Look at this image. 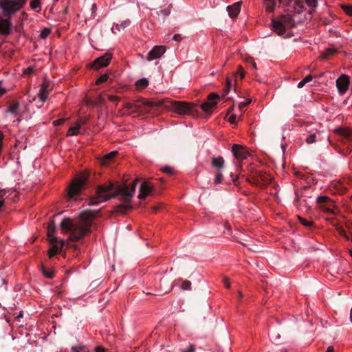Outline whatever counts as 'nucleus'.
Here are the masks:
<instances>
[{"mask_svg": "<svg viewBox=\"0 0 352 352\" xmlns=\"http://www.w3.org/2000/svg\"><path fill=\"white\" fill-rule=\"evenodd\" d=\"M138 179L134 181L131 187L126 186H116L109 182L107 184L100 185L97 187L96 195L91 197L88 204L89 206L98 205L112 198L120 195L122 197L123 204L116 208V212L124 214L132 208L130 198L133 196Z\"/></svg>", "mask_w": 352, "mask_h": 352, "instance_id": "1", "label": "nucleus"}, {"mask_svg": "<svg viewBox=\"0 0 352 352\" xmlns=\"http://www.w3.org/2000/svg\"><path fill=\"white\" fill-rule=\"evenodd\" d=\"M135 110L132 113H147L153 107H164L165 109L173 111L181 116H197L198 111L195 109L197 104L183 101H174L168 98L158 100L147 101L140 98L134 102Z\"/></svg>", "mask_w": 352, "mask_h": 352, "instance_id": "2", "label": "nucleus"}, {"mask_svg": "<svg viewBox=\"0 0 352 352\" xmlns=\"http://www.w3.org/2000/svg\"><path fill=\"white\" fill-rule=\"evenodd\" d=\"M98 212L99 210H85L75 221L69 218H65L60 223V228L63 232L70 233V241H79L90 232L92 219Z\"/></svg>", "mask_w": 352, "mask_h": 352, "instance_id": "3", "label": "nucleus"}, {"mask_svg": "<svg viewBox=\"0 0 352 352\" xmlns=\"http://www.w3.org/2000/svg\"><path fill=\"white\" fill-rule=\"evenodd\" d=\"M88 180V175L82 173L73 179L67 188V196L69 199H75L80 194Z\"/></svg>", "mask_w": 352, "mask_h": 352, "instance_id": "4", "label": "nucleus"}, {"mask_svg": "<svg viewBox=\"0 0 352 352\" xmlns=\"http://www.w3.org/2000/svg\"><path fill=\"white\" fill-rule=\"evenodd\" d=\"M295 25L294 19L289 14H282L279 19H272V30L279 36L283 35L286 32V28H293Z\"/></svg>", "mask_w": 352, "mask_h": 352, "instance_id": "5", "label": "nucleus"}, {"mask_svg": "<svg viewBox=\"0 0 352 352\" xmlns=\"http://www.w3.org/2000/svg\"><path fill=\"white\" fill-rule=\"evenodd\" d=\"M25 3L26 0H0V8L3 16L10 17L21 9Z\"/></svg>", "mask_w": 352, "mask_h": 352, "instance_id": "6", "label": "nucleus"}, {"mask_svg": "<svg viewBox=\"0 0 352 352\" xmlns=\"http://www.w3.org/2000/svg\"><path fill=\"white\" fill-rule=\"evenodd\" d=\"M250 175L248 177L247 180L253 185H260L263 184V186L268 184L271 180V177L261 170H257L253 167L250 168Z\"/></svg>", "mask_w": 352, "mask_h": 352, "instance_id": "7", "label": "nucleus"}, {"mask_svg": "<svg viewBox=\"0 0 352 352\" xmlns=\"http://www.w3.org/2000/svg\"><path fill=\"white\" fill-rule=\"evenodd\" d=\"M333 132L343 138L341 143L346 144V142H348L349 144H352V128L348 126H340L335 129Z\"/></svg>", "mask_w": 352, "mask_h": 352, "instance_id": "8", "label": "nucleus"}, {"mask_svg": "<svg viewBox=\"0 0 352 352\" xmlns=\"http://www.w3.org/2000/svg\"><path fill=\"white\" fill-rule=\"evenodd\" d=\"M112 58V54L111 53H105L103 55L99 56L91 63V67L95 69H99L102 67H107Z\"/></svg>", "mask_w": 352, "mask_h": 352, "instance_id": "9", "label": "nucleus"}, {"mask_svg": "<svg viewBox=\"0 0 352 352\" xmlns=\"http://www.w3.org/2000/svg\"><path fill=\"white\" fill-rule=\"evenodd\" d=\"M219 98V95L212 93L208 96V101L204 102L201 105V109L206 113H211L212 109L217 104V100Z\"/></svg>", "mask_w": 352, "mask_h": 352, "instance_id": "10", "label": "nucleus"}, {"mask_svg": "<svg viewBox=\"0 0 352 352\" xmlns=\"http://www.w3.org/2000/svg\"><path fill=\"white\" fill-rule=\"evenodd\" d=\"M350 79L349 76L342 74L336 80V87L340 94H344L349 85Z\"/></svg>", "mask_w": 352, "mask_h": 352, "instance_id": "11", "label": "nucleus"}, {"mask_svg": "<svg viewBox=\"0 0 352 352\" xmlns=\"http://www.w3.org/2000/svg\"><path fill=\"white\" fill-rule=\"evenodd\" d=\"M51 244V248L48 250V255L50 258L53 257L54 255L60 252L61 249L65 245V241L63 240L58 241L57 239V241H50Z\"/></svg>", "mask_w": 352, "mask_h": 352, "instance_id": "12", "label": "nucleus"}, {"mask_svg": "<svg viewBox=\"0 0 352 352\" xmlns=\"http://www.w3.org/2000/svg\"><path fill=\"white\" fill-rule=\"evenodd\" d=\"M232 152L234 157L238 160H245L248 155L245 148L239 144H234L232 146Z\"/></svg>", "mask_w": 352, "mask_h": 352, "instance_id": "13", "label": "nucleus"}, {"mask_svg": "<svg viewBox=\"0 0 352 352\" xmlns=\"http://www.w3.org/2000/svg\"><path fill=\"white\" fill-rule=\"evenodd\" d=\"M165 51L166 49L164 46L156 45L148 53L147 60L151 61L158 58L164 54Z\"/></svg>", "mask_w": 352, "mask_h": 352, "instance_id": "14", "label": "nucleus"}, {"mask_svg": "<svg viewBox=\"0 0 352 352\" xmlns=\"http://www.w3.org/2000/svg\"><path fill=\"white\" fill-rule=\"evenodd\" d=\"M153 186H150L148 182H144L140 186V195L138 198L140 199H144L147 195L153 190Z\"/></svg>", "mask_w": 352, "mask_h": 352, "instance_id": "15", "label": "nucleus"}, {"mask_svg": "<svg viewBox=\"0 0 352 352\" xmlns=\"http://www.w3.org/2000/svg\"><path fill=\"white\" fill-rule=\"evenodd\" d=\"M12 23L9 19L0 17V33L3 35H8L12 28Z\"/></svg>", "mask_w": 352, "mask_h": 352, "instance_id": "16", "label": "nucleus"}, {"mask_svg": "<svg viewBox=\"0 0 352 352\" xmlns=\"http://www.w3.org/2000/svg\"><path fill=\"white\" fill-rule=\"evenodd\" d=\"M241 3L236 2L227 7V10L230 17L235 18L238 16L241 10Z\"/></svg>", "mask_w": 352, "mask_h": 352, "instance_id": "17", "label": "nucleus"}, {"mask_svg": "<svg viewBox=\"0 0 352 352\" xmlns=\"http://www.w3.org/2000/svg\"><path fill=\"white\" fill-rule=\"evenodd\" d=\"M56 226L54 222L51 221L47 226V238L49 241H57V237L54 235Z\"/></svg>", "mask_w": 352, "mask_h": 352, "instance_id": "18", "label": "nucleus"}, {"mask_svg": "<svg viewBox=\"0 0 352 352\" xmlns=\"http://www.w3.org/2000/svg\"><path fill=\"white\" fill-rule=\"evenodd\" d=\"M48 95V85L43 84L38 94V96L42 102H45L47 98Z\"/></svg>", "mask_w": 352, "mask_h": 352, "instance_id": "19", "label": "nucleus"}, {"mask_svg": "<svg viewBox=\"0 0 352 352\" xmlns=\"http://www.w3.org/2000/svg\"><path fill=\"white\" fill-rule=\"evenodd\" d=\"M212 165L214 168L219 170L224 166V160L222 157H213L212 158Z\"/></svg>", "mask_w": 352, "mask_h": 352, "instance_id": "20", "label": "nucleus"}, {"mask_svg": "<svg viewBox=\"0 0 352 352\" xmlns=\"http://www.w3.org/2000/svg\"><path fill=\"white\" fill-rule=\"evenodd\" d=\"M41 270L43 276L47 278H52L54 276V271L50 268H46L43 264L41 265Z\"/></svg>", "mask_w": 352, "mask_h": 352, "instance_id": "21", "label": "nucleus"}, {"mask_svg": "<svg viewBox=\"0 0 352 352\" xmlns=\"http://www.w3.org/2000/svg\"><path fill=\"white\" fill-rule=\"evenodd\" d=\"M19 107V103L17 101L12 102L9 107H8V112L11 113L12 114L17 115L18 114V110Z\"/></svg>", "mask_w": 352, "mask_h": 352, "instance_id": "22", "label": "nucleus"}, {"mask_svg": "<svg viewBox=\"0 0 352 352\" xmlns=\"http://www.w3.org/2000/svg\"><path fill=\"white\" fill-rule=\"evenodd\" d=\"M80 127V123L78 122L75 126H72L69 129L67 135V136L77 135L79 133Z\"/></svg>", "mask_w": 352, "mask_h": 352, "instance_id": "23", "label": "nucleus"}, {"mask_svg": "<svg viewBox=\"0 0 352 352\" xmlns=\"http://www.w3.org/2000/svg\"><path fill=\"white\" fill-rule=\"evenodd\" d=\"M264 4L265 6L266 11L272 12L275 7L274 0H264Z\"/></svg>", "mask_w": 352, "mask_h": 352, "instance_id": "24", "label": "nucleus"}, {"mask_svg": "<svg viewBox=\"0 0 352 352\" xmlns=\"http://www.w3.org/2000/svg\"><path fill=\"white\" fill-rule=\"evenodd\" d=\"M337 52V50L333 47L327 49L322 54V59H327L330 56L335 54Z\"/></svg>", "mask_w": 352, "mask_h": 352, "instance_id": "25", "label": "nucleus"}, {"mask_svg": "<svg viewBox=\"0 0 352 352\" xmlns=\"http://www.w3.org/2000/svg\"><path fill=\"white\" fill-rule=\"evenodd\" d=\"M332 225L336 228V230L338 232V233L343 236L346 239L349 240V238L346 235L343 227L340 226V224L335 223L333 221H332Z\"/></svg>", "mask_w": 352, "mask_h": 352, "instance_id": "26", "label": "nucleus"}, {"mask_svg": "<svg viewBox=\"0 0 352 352\" xmlns=\"http://www.w3.org/2000/svg\"><path fill=\"white\" fill-rule=\"evenodd\" d=\"M135 85L138 89H142L148 85V80L146 78H143L138 80L136 82Z\"/></svg>", "mask_w": 352, "mask_h": 352, "instance_id": "27", "label": "nucleus"}, {"mask_svg": "<svg viewBox=\"0 0 352 352\" xmlns=\"http://www.w3.org/2000/svg\"><path fill=\"white\" fill-rule=\"evenodd\" d=\"M117 154H118V152L116 151H112V152L107 154L103 157V160H102L103 164H108L111 160V159H113L115 156L117 155Z\"/></svg>", "mask_w": 352, "mask_h": 352, "instance_id": "28", "label": "nucleus"}, {"mask_svg": "<svg viewBox=\"0 0 352 352\" xmlns=\"http://www.w3.org/2000/svg\"><path fill=\"white\" fill-rule=\"evenodd\" d=\"M131 24V21L129 19H126V20H124L123 21L121 22V23L119 25V24H117L116 25V28L118 30H120V29H124L125 28L128 27L129 25Z\"/></svg>", "mask_w": 352, "mask_h": 352, "instance_id": "29", "label": "nucleus"}, {"mask_svg": "<svg viewBox=\"0 0 352 352\" xmlns=\"http://www.w3.org/2000/svg\"><path fill=\"white\" fill-rule=\"evenodd\" d=\"M339 153H342L344 156H346L351 153L352 152V144H349V145L344 149H339Z\"/></svg>", "mask_w": 352, "mask_h": 352, "instance_id": "30", "label": "nucleus"}, {"mask_svg": "<svg viewBox=\"0 0 352 352\" xmlns=\"http://www.w3.org/2000/svg\"><path fill=\"white\" fill-rule=\"evenodd\" d=\"M108 79H109V74H104L97 79L96 83V85H100L101 83L107 82Z\"/></svg>", "mask_w": 352, "mask_h": 352, "instance_id": "31", "label": "nucleus"}, {"mask_svg": "<svg viewBox=\"0 0 352 352\" xmlns=\"http://www.w3.org/2000/svg\"><path fill=\"white\" fill-rule=\"evenodd\" d=\"M317 202L319 204L331 203V200L327 196H320L317 198Z\"/></svg>", "mask_w": 352, "mask_h": 352, "instance_id": "32", "label": "nucleus"}, {"mask_svg": "<svg viewBox=\"0 0 352 352\" xmlns=\"http://www.w3.org/2000/svg\"><path fill=\"white\" fill-rule=\"evenodd\" d=\"M231 85H232L231 80L228 78L227 80H226V87L223 89V96H226L229 93V91L231 89Z\"/></svg>", "mask_w": 352, "mask_h": 352, "instance_id": "33", "label": "nucleus"}, {"mask_svg": "<svg viewBox=\"0 0 352 352\" xmlns=\"http://www.w3.org/2000/svg\"><path fill=\"white\" fill-rule=\"evenodd\" d=\"M182 289L184 290H190L191 289V282L187 280H185L182 282Z\"/></svg>", "mask_w": 352, "mask_h": 352, "instance_id": "34", "label": "nucleus"}, {"mask_svg": "<svg viewBox=\"0 0 352 352\" xmlns=\"http://www.w3.org/2000/svg\"><path fill=\"white\" fill-rule=\"evenodd\" d=\"M316 134H310L307 137L305 141L307 144H312L316 142Z\"/></svg>", "mask_w": 352, "mask_h": 352, "instance_id": "35", "label": "nucleus"}, {"mask_svg": "<svg viewBox=\"0 0 352 352\" xmlns=\"http://www.w3.org/2000/svg\"><path fill=\"white\" fill-rule=\"evenodd\" d=\"M300 222L306 227H311L312 226L313 223L311 221H307L305 219H303L302 217H299Z\"/></svg>", "mask_w": 352, "mask_h": 352, "instance_id": "36", "label": "nucleus"}, {"mask_svg": "<svg viewBox=\"0 0 352 352\" xmlns=\"http://www.w3.org/2000/svg\"><path fill=\"white\" fill-rule=\"evenodd\" d=\"M124 109L131 110V112L135 110L134 102H125L123 105Z\"/></svg>", "mask_w": 352, "mask_h": 352, "instance_id": "37", "label": "nucleus"}, {"mask_svg": "<svg viewBox=\"0 0 352 352\" xmlns=\"http://www.w3.org/2000/svg\"><path fill=\"white\" fill-rule=\"evenodd\" d=\"M30 7L34 10H36V8H40L39 0H32L30 2Z\"/></svg>", "mask_w": 352, "mask_h": 352, "instance_id": "38", "label": "nucleus"}, {"mask_svg": "<svg viewBox=\"0 0 352 352\" xmlns=\"http://www.w3.org/2000/svg\"><path fill=\"white\" fill-rule=\"evenodd\" d=\"M223 175L221 173H218L214 179L215 184H219L222 182Z\"/></svg>", "mask_w": 352, "mask_h": 352, "instance_id": "39", "label": "nucleus"}, {"mask_svg": "<svg viewBox=\"0 0 352 352\" xmlns=\"http://www.w3.org/2000/svg\"><path fill=\"white\" fill-rule=\"evenodd\" d=\"M245 71L241 66L238 67V69L235 73V75H240L241 78L243 79L245 76Z\"/></svg>", "mask_w": 352, "mask_h": 352, "instance_id": "40", "label": "nucleus"}, {"mask_svg": "<svg viewBox=\"0 0 352 352\" xmlns=\"http://www.w3.org/2000/svg\"><path fill=\"white\" fill-rule=\"evenodd\" d=\"M104 101H105V100L103 98V96L101 94H100L99 96H98V97L96 100L95 104L96 105L102 104L104 102Z\"/></svg>", "mask_w": 352, "mask_h": 352, "instance_id": "41", "label": "nucleus"}, {"mask_svg": "<svg viewBox=\"0 0 352 352\" xmlns=\"http://www.w3.org/2000/svg\"><path fill=\"white\" fill-rule=\"evenodd\" d=\"M162 172H164L168 175H173V170L170 166H165L162 168Z\"/></svg>", "mask_w": 352, "mask_h": 352, "instance_id": "42", "label": "nucleus"}, {"mask_svg": "<svg viewBox=\"0 0 352 352\" xmlns=\"http://www.w3.org/2000/svg\"><path fill=\"white\" fill-rule=\"evenodd\" d=\"M50 33V30L49 29H45L41 32L40 36L41 38L44 39L48 36Z\"/></svg>", "mask_w": 352, "mask_h": 352, "instance_id": "43", "label": "nucleus"}, {"mask_svg": "<svg viewBox=\"0 0 352 352\" xmlns=\"http://www.w3.org/2000/svg\"><path fill=\"white\" fill-rule=\"evenodd\" d=\"M6 195V191L5 190H0V209L4 205V200H3V197L5 196Z\"/></svg>", "mask_w": 352, "mask_h": 352, "instance_id": "44", "label": "nucleus"}, {"mask_svg": "<svg viewBox=\"0 0 352 352\" xmlns=\"http://www.w3.org/2000/svg\"><path fill=\"white\" fill-rule=\"evenodd\" d=\"M306 3L313 8H316L318 6V0H305Z\"/></svg>", "mask_w": 352, "mask_h": 352, "instance_id": "45", "label": "nucleus"}, {"mask_svg": "<svg viewBox=\"0 0 352 352\" xmlns=\"http://www.w3.org/2000/svg\"><path fill=\"white\" fill-rule=\"evenodd\" d=\"M342 8L346 14L352 15V6H344Z\"/></svg>", "mask_w": 352, "mask_h": 352, "instance_id": "46", "label": "nucleus"}, {"mask_svg": "<svg viewBox=\"0 0 352 352\" xmlns=\"http://www.w3.org/2000/svg\"><path fill=\"white\" fill-rule=\"evenodd\" d=\"M66 120L67 119H65V118H61V119L56 120L53 122V124L54 126L61 125L65 122Z\"/></svg>", "mask_w": 352, "mask_h": 352, "instance_id": "47", "label": "nucleus"}, {"mask_svg": "<svg viewBox=\"0 0 352 352\" xmlns=\"http://www.w3.org/2000/svg\"><path fill=\"white\" fill-rule=\"evenodd\" d=\"M251 102V100H247L245 102H241L239 103V107L242 109L243 108L247 107Z\"/></svg>", "mask_w": 352, "mask_h": 352, "instance_id": "48", "label": "nucleus"}, {"mask_svg": "<svg viewBox=\"0 0 352 352\" xmlns=\"http://www.w3.org/2000/svg\"><path fill=\"white\" fill-rule=\"evenodd\" d=\"M313 78H314V76H312V75H307V76H305V78L303 79V80L306 83H308L310 81H311Z\"/></svg>", "mask_w": 352, "mask_h": 352, "instance_id": "49", "label": "nucleus"}, {"mask_svg": "<svg viewBox=\"0 0 352 352\" xmlns=\"http://www.w3.org/2000/svg\"><path fill=\"white\" fill-rule=\"evenodd\" d=\"M109 100L112 101V102H118L120 100V98L117 96H109Z\"/></svg>", "mask_w": 352, "mask_h": 352, "instance_id": "50", "label": "nucleus"}, {"mask_svg": "<svg viewBox=\"0 0 352 352\" xmlns=\"http://www.w3.org/2000/svg\"><path fill=\"white\" fill-rule=\"evenodd\" d=\"M223 284L227 288H230V284L228 278L225 277L223 279Z\"/></svg>", "mask_w": 352, "mask_h": 352, "instance_id": "51", "label": "nucleus"}, {"mask_svg": "<svg viewBox=\"0 0 352 352\" xmlns=\"http://www.w3.org/2000/svg\"><path fill=\"white\" fill-rule=\"evenodd\" d=\"M173 39L175 41H180L182 39V37L180 34H176L174 35Z\"/></svg>", "mask_w": 352, "mask_h": 352, "instance_id": "52", "label": "nucleus"}, {"mask_svg": "<svg viewBox=\"0 0 352 352\" xmlns=\"http://www.w3.org/2000/svg\"><path fill=\"white\" fill-rule=\"evenodd\" d=\"M248 61L250 63H251L252 67L254 69H256V63L254 62V60L252 58H250L248 60Z\"/></svg>", "mask_w": 352, "mask_h": 352, "instance_id": "53", "label": "nucleus"}, {"mask_svg": "<svg viewBox=\"0 0 352 352\" xmlns=\"http://www.w3.org/2000/svg\"><path fill=\"white\" fill-rule=\"evenodd\" d=\"M236 115H235V114H232V115L230 117V118H229V121L230 122V123H232V124L235 123V122H236Z\"/></svg>", "mask_w": 352, "mask_h": 352, "instance_id": "54", "label": "nucleus"}, {"mask_svg": "<svg viewBox=\"0 0 352 352\" xmlns=\"http://www.w3.org/2000/svg\"><path fill=\"white\" fill-rule=\"evenodd\" d=\"M95 352H105V349L101 346H97L95 348Z\"/></svg>", "mask_w": 352, "mask_h": 352, "instance_id": "55", "label": "nucleus"}, {"mask_svg": "<svg viewBox=\"0 0 352 352\" xmlns=\"http://www.w3.org/2000/svg\"><path fill=\"white\" fill-rule=\"evenodd\" d=\"M80 349H81V347H80V346H72V352H79Z\"/></svg>", "mask_w": 352, "mask_h": 352, "instance_id": "56", "label": "nucleus"}, {"mask_svg": "<svg viewBox=\"0 0 352 352\" xmlns=\"http://www.w3.org/2000/svg\"><path fill=\"white\" fill-rule=\"evenodd\" d=\"M305 84H306V82H304V80H301L300 82H298V86H297V87H298V88H302V87H303L305 86Z\"/></svg>", "mask_w": 352, "mask_h": 352, "instance_id": "57", "label": "nucleus"}, {"mask_svg": "<svg viewBox=\"0 0 352 352\" xmlns=\"http://www.w3.org/2000/svg\"><path fill=\"white\" fill-rule=\"evenodd\" d=\"M183 352H195V348L193 347V346L190 345L186 351H184Z\"/></svg>", "mask_w": 352, "mask_h": 352, "instance_id": "58", "label": "nucleus"}, {"mask_svg": "<svg viewBox=\"0 0 352 352\" xmlns=\"http://www.w3.org/2000/svg\"><path fill=\"white\" fill-rule=\"evenodd\" d=\"M333 351H334V348L333 346H328L327 350L326 351V352H333Z\"/></svg>", "mask_w": 352, "mask_h": 352, "instance_id": "59", "label": "nucleus"}, {"mask_svg": "<svg viewBox=\"0 0 352 352\" xmlns=\"http://www.w3.org/2000/svg\"><path fill=\"white\" fill-rule=\"evenodd\" d=\"M324 210H327V212H330V213H333V210L329 208H324Z\"/></svg>", "mask_w": 352, "mask_h": 352, "instance_id": "60", "label": "nucleus"}, {"mask_svg": "<svg viewBox=\"0 0 352 352\" xmlns=\"http://www.w3.org/2000/svg\"><path fill=\"white\" fill-rule=\"evenodd\" d=\"M238 297L239 299H241L243 297V294L241 292H238Z\"/></svg>", "mask_w": 352, "mask_h": 352, "instance_id": "61", "label": "nucleus"}, {"mask_svg": "<svg viewBox=\"0 0 352 352\" xmlns=\"http://www.w3.org/2000/svg\"><path fill=\"white\" fill-rule=\"evenodd\" d=\"M329 142L332 146H333L336 149H337V146L335 144L332 143L330 140H329Z\"/></svg>", "mask_w": 352, "mask_h": 352, "instance_id": "62", "label": "nucleus"}, {"mask_svg": "<svg viewBox=\"0 0 352 352\" xmlns=\"http://www.w3.org/2000/svg\"><path fill=\"white\" fill-rule=\"evenodd\" d=\"M350 319H351V321L352 322V308H351V310Z\"/></svg>", "mask_w": 352, "mask_h": 352, "instance_id": "63", "label": "nucleus"}, {"mask_svg": "<svg viewBox=\"0 0 352 352\" xmlns=\"http://www.w3.org/2000/svg\"><path fill=\"white\" fill-rule=\"evenodd\" d=\"M22 316H23V314H22L21 313H20V314L18 315L17 318H21V317H22Z\"/></svg>", "mask_w": 352, "mask_h": 352, "instance_id": "64", "label": "nucleus"}]
</instances>
